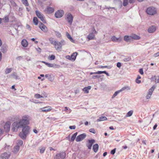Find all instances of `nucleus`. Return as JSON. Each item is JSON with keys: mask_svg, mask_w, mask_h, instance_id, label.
<instances>
[{"mask_svg": "<svg viewBox=\"0 0 159 159\" xmlns=\"http://www.w3.org/2000/svg\"><path fill=\"white\" fill-rule=\"evenodd\" d=\"M30 120V116L25 115L16 122H14L12 125V130L14 132H17L19 128H22V131L26 135L29 133L30 127L27 125L29 124Z\"/></svg>", "mask_w": 159, "mask_h": 159, "instance_id": "1", "label": "nucleus"}, {"mask_svg": "<svg viewBox=\"0 0 159 159\" xmlns=\"http://www.w3.org/2000/svg\"><path fill=\"white\" fill-rule=\"evenodd\" d=\"M66 44V42L63 40H61L60 42L57 41L55 48L57 50L61 51L62 47L65 45Z\"/></svg>", "mask_w": 159, "mask_h": 159, "instance_id": "2", "label": "nucleus"}, {"mask_svg": "<svg viewBox=\"0 0 159 159\" xmlns=\"http://www.w3.org/2000/svg\"><path fill=\"white\" fill-rule=\"evenodd\" d=\"M146 12L148 14L153 15L156 13L157 10L155 8L153 7H150L147 9Z\"/></svg>", "mask_w": 159, "mask_h": 159, "instance_id": "3", "label": "nucleus"}, {"mask_svg": "<svg viewBox=\"0 0 159 159\" xmlns=\"http://www.w3.org/2000/svg\"><path fill=\"white\" fill-rule=\"evenodd\" d=\"M156 86L155 85H153L148 90V92L147 93V95L146 96V99H148L151 98L153 92L156 88Z\"/></svg>", "mask_w": 159, "mask_h": 159, "instance_id": "4", "label": "nucleus"}, {"mask_svg": "<svg viewBox=\"0 0 159 159\" xmlns=\"http://www.w3.org/2000/svg\"><path fill=\"white\" fill-rule=\"evenodd\" d=\"M77 52H75L72 53L71 56L67 55L66 56V58L72 61H74L76 58V57L77 55Z\"/></svg>", "mask_w": 159, "mask_h": 159, "instance_id": "5", "label": "nucleus"}, {"mask_svg": "<svg viewBox=\"0 0 159 159\" xmlns=\"http://www.w3.org/2000/svg\"><path fill=\"white\" fill-rule=\"evenodd\" d=\"M36 13L37 17L40 19L43 23H46V21L44 17L43 16V15L41 14V13L38 11H36Z\"/></svg>", "mask_w": 159, "mask_h": 159, "instance_id": "6", "label": "nucleus"}, {"mask_svg": "<svg viewBox=\"0 0 159 159\" xmlns=\"http://www.w3.org/2000/svg\"><path fill=\"white\" fill-rule=\"evenodd\" d=\"M86 136V134L83 133L78 136L76 137L75 140L77 142L81 141L84 139Z\"/></svg>", "mask_w": 159, "mask_h": 159, "instance_id": "7", "label": "nucleus"}, {"mask_svg": "<svg viewBox=\"0 0 159 159\" xmlns=\"http://www.w3.org/2000/svg\"><path fill=\"white\" fill-rule=\"evenodd\" d=\"M66 18L68 22L71 25L73 19L72 15L70 13H67L66 14Z\"/></svg>", "mask_w": 159, "mask_h": 159, "instance_id": "8", "label": "nucleus"}, {"mask_svg": "<svg viewBox=\"0 0 159 159\" xmlns=\"http://www.w3.org/2000/svg\"><path fill=\"white\" fill-rule=\"evenodd\" d=\"M64 14V12L63 10H59L55 12V16L57 18H59L61 17Z\"/></svg>", "mask_w": 159, "mask_h": 159, "instance_id": "9", "label": "nucleus"}, {"mask_svg": "<svg viewBox=\"0 0 159 159\" xmlns=\"http://www.w3.org/2000/svg\"><path fill=\"white\" fill-rule=\"evenodd\" d=\"M54 11V9L53 7H47L45 10V12L47 14H52Z\"/></svg>", "mask_w": 159, "mask_h": 159, "instance_id": "10", "label": "nucleus"}, {"mask_svg": "<svg viewBox=\"0 0 159 159\" xmlns=\"http://www.w3.org/2000/svg\"><path fill=\"white\" fill-rule=\"evenodd\" d=\"M10 156V153L9 152H4L1 155L2 159H9Z\"/></svg>", "mask_w": 159, "mask_h": 159, "instance_id": "11", "label": "nucleus"}, {"mask_svg": "<svg viewBox=\"0 0 159 159\" xmlns=\"http://www.w3.org/2000/svg\"><path fill=\"white\" fill-rule=\"evenodd\" d=\"M93 32H94L95 33H97V32L94 29L93 30ZM95 35L93 32L90 33L89 35L87 36V39H88V40H91L94 39V38Z\"/></svg>", "mask_w": 159, "mask_h": 159, "instance_id": "12", "label": "nucleus"}, {"mask_svg": "<svg viewBox=\"0 0 159 159\" xmlns=\"http://www.w3.org/2000/svg\"><path fill=\"white\" fill-rule=\"evenodd\" d=\"M11 126V123L9 122H7L4 125V128L5 131L6 132H8L10 130V127Z\"/></svg>", "mask_w": 159, "mask_h": 159, "instance_id": "13", "label": "nucleus"}, {"mask_svg": "<svg viewBox=\"0 0 159 159\" xmlns=\"http://www.w3.org/2000/svg\"><path fill=\"white\" fill-rule=\"evenodd\" d=\"M95 142V140L94 139L89 140L88 143L86 144L88 148L89 149H91L93 144Z\"/></svg>", "mask_w": 159, "mask_h": 159, "instance_id": "14", "label": "nucleus"}, {"mask_svg": "<svg viewBox=\"0 0 159 159\" xmlns=\"http://www.w3.org/2000/svg\"><path fill=\"white\" fill-rule=\"evenodd\" d=\"M44 109H43L42 108H40V109L41 110V111L43 112H48L51 111L52 110V108L51 107L48 106L43 108Z\"/></svg>", "mask_w": 159, "mask_h": 159, "instance_id": "15", "label": "nucleus"}, {"mask_svg": "<svg viewBox=\"0 0 159 159\" xmlns=\"http://www.w3.org/2000/svg\"><path fill=\"white\" fill-rule=\"evenodd\" d=\"M111 39L112 41L114 42H120L121 41L122 39L120 37L117 38L113 36L111 37Z\"/></svg>", "mask_w": 159, "mask_h": 159, "instance_id": "16", "label": "nucleus"}, {"mask_svg": "<svg viewBox=\"0 0 159 159\" xmlns=\"http://www.w3.org/2000/svg\"><path fill=\"white\" fill-rule=\"evenodd\" d=\"M39 27L43 31L45 32L47 31V27L42 23H40Z\"/></svg>", "mask_w": 159, "mask_h": 159, "instance_id": "17", "label": "nucleus"}, {"mask_svg": "<svg viewBox=\"0 0 159 159\" xmlns=\"http://www.w3.org/2000/svg\"><path fill=\"white\" fill-rule=\"evenodd\" d=\"M156 28L155 26H152L150 27L148 29V32L149 33H152L155 32L156 30Z\"/></svg>", "mask_w": 159, "mask_h": 159, "instance_id": "18", "label": "nucleus"}, {"mask_svg": "<svg viewBox=\"0 0 159 159\" xmlns=\"http://www.w3.org/2000/svg\"><path fill=\"white\" fill-rule=\"evenodd\" d=\"M20 137L23 139H26L27 135L22 131L20 132L19 134Z\"/></svg>", "mask_w": 159, "mask_h": 159, "instance_id": "19", "label": "nucleus"}, {"mask_svg": "<svg viewBox=\"0 0 159 159\" xmlns=\"http://www.w3.org/2000/svg\"><path fill=\"white\" fill-rule=\"evenodd\" d=\"M20 148L19 146L18 145H16L15 146L12 151L14 153H16L19 151Z\"/></svg>", "mask_w": 159, "mask_h": 159, "instance_id": "20", "label": "nucleus"}, {"mask_svg": "<svg viewBox=\"0 0 159 159\" xmlns=\"http://www.w3.org/2000/svg\"><path fill=\"white\" fill-rule=\"evenodd\" d=\"M124 40L127 42H129L131 40V36L126 35L124 37Z\"/></svg>", "mask_w": 159, "mask_h": 159, "instance_id": "21", "label": "nucleus"}, {"mask_svg": "<svg viewBox=\"0 0 159 159\" xmlns=\"http://www.w3.org/2000/svg\"><path fill=\"white\" fill-rule=\"evenodd\" d=\"M49 40L50 43L54 45H56V43L57 41L54 39L52 38H50L49 39Z\"/></svg>", "mask_w": 159, "mask_h": 159, "instance_id": "22", "label": "nucleus"}, {"mask_svg": "<svg viewBox=\"0 0 159 159\" xmlns=\"http://www.w3.org/2000/svg\"><path fill=\"white\" fill-rule=\"evenodd\" d=\"M91 86H89L87 87H85L84 88L83 90L84 92L86 93H89V90H90L91 89Z\"/></svg>", "mask_w": 159, "mask_h": 159, "instance_id": "23", "label": "nucleus"}, {"mask_svg": "<svg viewBox=\"0 0 159 159\" xmlns=\"http://www.w3.org/2000/svg\"><path fill=\"white\" fill-rule=\"evenodd\" d=\"M21 44L23 47H26L28 46V43L26 40L23 39L21 41Z\"/></svg>", "mask_w": 159, "mask_h": 159, "instance_id": "24", "label": "nucleus"}, {"mask_svg": "<svg viewBox=\"0 0 159 159\" xmlns=\"http://www.w3.org/2000/svg\"><path fill=\"white\" fill-rule=\"evenodd\" d=\"M99 148V146L98 144H96L93 145V151L95 152H96L98 151Z\"/></svg>", "mask_w": 159, "mask_h": 159, "instance_id": "25", "label": "nucleus"}, {"mask_svg": "<svg viewBox=\"0 0 159 159\" xmlns=\"http://www.w3.org/2000/svg\"><path fill=\"white\" fill-rule=\"evenodd\" d=\"M131 39L138 40L140 39V37L139 36L135 34H132L131 35Z\"/></svg>", "mask_w": 159, "mask_h": 159, "instance_id": "26", "label": "nucleus"}, {"mask_svg": "<svg viewBox=\"0 0 159 159\" xmlns=\"http://www.w3.org/2000/svg\"><path fill=\"white\" fill-rule=\"evenodd\" d=\"M48 66L51 67H56L57 66H59L58 65H57L55 64H51L47 63V65Z\"/></svg>", "mask_w": 159, "mask_h": 159, "instance_id": "27", "label": "nucleus"}, {"mask_svg": "<svg viewBox=\"0 0 159 159\" xmlns=\"http://www.w3.org/2000/svg\"><path fill=\"white\" fill-rule=\"evenodd\" d=\"M66 35L67 38L68 39H69L71 42H74V40H73L72 38L71 37V36L70 35V34L68 32H66Z\"/></svg>", "mask_w": 159, "mask_h": 159, "instance_id": "28", "label": "nucleus"}, {"mask_svg": "<svg viewBox=\"0 0 159 159\" xmlns=\"http://www.w3.org/2000/svg\"><path fill=\"white\" fill-rule=\"evenodd\" d=\"M107 120V118L105 116H101L97 120V122H99L101 121L106 120Z\"/></svg>", "mask_w": 159, "mask_h": 159, "instance_id": "29", "label": "nucleus"}, {"mask_svg": "<svg viewBox=\"0 0 159 159\" xmlns=\"http://www.w3.org/2000/svg\"><path fill=\"white\" fill-rule=\"evenodd\" d=\"M77 134V133L76 132L71 137L70 140H69V141L71 142H73L75 139L76 138V137Z\"/></svg>", "mask_w": 159, "mask_h": 159, "instance_id": "30", "label": "nucleus"}, {"mask_svg": "<svg viewBox=\"0 0 159 159\" xmlns=\"http://www.w3.org/2000/svg\"><path fill=\"white\" fill-rule=\"evenodd\" d=\"M130 60V57L128 56H124V58L123 59V61L125 62L129 61Z\"/></svg>", "mask_w": 159, "mask_h": 159, "instance_id": "31", "label": "nucleus"}, {"mask_svg": "<svg viewBox=\"0 0 159 159\" xmlns=\"http://www.w3.org/2000/svg\"><path fill=\"white\" fill-rule=\"evenodd\" d=\"M130 89V88L129 86H125L123 87L120 89V90L121 91H123L125 90H129Z\"/></svg>", "mask_w": 159, "mask_h": 159, "instance_id": "32", "label": "nucleus"}, {"mask_svg": "<svg viewBox=\"0 0 159 159\" xmlns=\"http://www.w3.org/2000/svg\"><path fill=\"white\" fill-rule=\"evenodd\" d=\"M133 110H130L126 114L125 116L126 117L130 116L133 114Z\"/></svg>", "mask_w": 159, "mask_h": 159, "instance_id": "33", "label": "nucleus"}, {"mask_svg": "<svg viewBox=\"0 0 159 159\" xmlns=\"http://www.w3.org/2000/svg\"><path fill=\"white\" fill-rule=\"evenodd\" d=\"M60 158L61 159H64L66 157V154L65 152H62L61 153H60Z\"/></svg>", "mask_w": 159, "mask_h": 159, "instance_id": "34", "label": "nucleus"}, {"mask_svg": "<svg viewBox=\"0 0 159 159\" xmlns=\"http://www.w3.org/2000/svg\"><path fill=\"white\" fill-rule=\"evenodd\" d=\"M104 73V71H98L97 72H91L90 73V75H92L93 74H101Z\"/></svg>", "mask_w": 159, "mask_h": 159, "instance_id": "35", "label": "nucleus"}, {"mask_svg": "<svg viewBox=\"0 0 159 159\" xmlns=\"http://www.w3.org/2000/svg\"><path fill=\"white\" fill-rule=\"evenodd\" d=\"M11 76L13 78L16 79H17L18 78V76L16 75V73H12Z\"/></svg>", "mask_w": 159, "mask_h": 159, "instance_id": "36", "label": "nucleus"}, {"mask_svg": "<svg viewBox=\"0 0 159 159\" xmlns=\"http://www.w3.org/2000/svg\"><path fill=\"white\" fill-rule=\"evenodd\" d=\"M121 92L120 90H118L114 93L113 94L112 96V98H113L114 97H115L116 96L118 93H119L120 92Z\"/></svg>", "mask_w": 159, "mask_h": 159, "instance_id": "37", "label": "nucleus"}, {"mask_svg": "<svg viewBox=\"0 0 159 159\" xmlns=\"http://www.w3.org/2000/svg\"><path fill=\"white\" fill-rule=\"evenodd\" d=\"M33 22L35 25H37L38 24V20L36 17H34L33 19Z\"/></svg>", "mask_w": 159, "mask_h": 159, "instance_id": "38", "label": "nucleus"}, {"mask_svg": "<svg viewBox=\"0 0 159 159\" xmlns=\"http://www.w3.org/2000/svg\"><path fill=\"white\" fill-rule=\"evenodd\" d=\"M65 111L67 113H70L71 112V110L68 107H65Z\"/></svg>", "mask_w": 159, "mask_h": 159, "instance_id": "39", "label": "nucleus"}, {"mask_svg": "<svg viewBox=\"0 0 159 159\" xmlns=\"http://www.w3.org/2000/svg\"><path fill=\"white\" fill-rule=\"evenodd\" d=\"M34 97L37 99H39L40 98H43V97L39 94H36L34 95Z\"/></svg>", "mask_w": 159, "mask_h": 159, "instance_id": "40", "label": "nucleus"}, {"mask_svg": "<svg viewBox=\"0 0 159 159\" xmlns=\"http://www.w3.org/2000/svg\"><path fill=\"white\" fill-rule=\"evenodd\" d=\"M12 71V69L11 68H7L5 71L6 74H7L10 73Z\"/></svg>", "mask_w": 159, "mask_h": 159, "instance_id": "41", "label": "nucleus"}, {"mask_svg": "<svg viewBox=\"0 0 159 159\" xmlns=\"http://www.w3.org/2000/svg\"><path fill=\"white\" fill-rule=\"evenodd\" d=\"M48 80L51 82H52L53 81L54 78L52 75H50L48 77Z\"/></svg>", "mask_w": 159, "mask_h": 159, "instance_id": "42", "label": "nucleus"}, {"mask_svg": "<svg viewBox=\"0 0 159 159\" xmlns=\"http://www.w3.org/2000/svg\"><path fill=\"white\" fill-rule=\"evenodd\" d=\"M25 6H27L29 5V3L27 0H21Z\"/></svg>", "mask_w": 159, "mask_h": 159, "instance_id": "43", "label": "nucleus"}, {"mask_svg": "<svg viewBox=\"0 0 159 159\" xmlns=\"http://www.w3.org/2000/svg\"><path fill=\"white\" fill-rule=\"evenodd\" d=\"M39 149H40V153H43L44 152L45 150V148L44 147H43L42 148H41V147H39Z\"/></svg>", "mask_w": 159, "mask_h": 159, "instance_id": "44", "label": "nucleus"}, {"mask_svg": "<svg viewBox=\"0 0 159 159\" xmlns=\"http://www.w3.org/2000/svg\"><path fill=\"white\" fill-rule=\"evenodd\" d=\"M128 3V0H124L123 5V6H126Z\"/></svg>", "mask_w": 159, "mask_h": 159, "instance_id": "45", "label": "nucleus"}, {"mask_svg": "<svg viewBox=\"0 0 159 159\" xmlns=\"http://www.w3.org/2000/svg\"><path fill=\"white\" fill-rule=\"evenodd\" d=\"M55 58V57L54 55H51L48 57V59L50 60H54Z\"/></svg>", "mask_w": 159, "mask_h": 159, "instance_id": "46", "label": "nucleus"}, {"mask_svg": "<svg viewBox=\"0 0 159 159\" xmlns=\"http://www.w3.org/2000/svg\"><path fill=\"white\" fill-rule=\"evenodd\" d=\"M23 141L21 140H19L18 141L17 145L19 146H22L23 144Z\"/></svg>", "mask_w": 159, "mask_h": 159, "instance_id": "47", "label": "nucleus"}, {"mask_svg": "<svg viewBox=\"0 0 159 159\" xmlns=\"http://www.w3.org/2000/svg\"><path fill=\"white\" fill-rule=\"evenodd\" d=\"M60 154L59 153H57L56 155V156L54 157V159H60Z\"/></svg>", "mask_w": 159, "mask_h": 159, "instance_id": "48", "label": "nucleus"}, {"mask_svg": "<svg viewBox=\"0 0 159 159\" xmlns=\"http://www.w3.org/2000/svg\"><path fill=\"white\" fill-rule=\"evenodd\" d=\"M55 33L56 36L60 38L61 36L60 33L58 32L55 31Z\"/></svg>", "mask_w": 159, "mask_h": 159, "instance_id": "49", "label": "nucleus"}, {"mask_svg": "<svg viewBox=\"0 0 159 159\" xmlns=\"http://www.w3.org/2000/svg\"><path fill=\"white\" fill-rule=\"evenodd\" d=\"M89 131L91 133H92L93 134H95L96 133V131L93 128L90 129L89 130Z\"/></svg>", "mask_w": 159, "mask_h": 159, "instance_id": "50", "label": "nucleus"}, {"mask_svg": "<svg viewBox=\"0 0 159 159\" xmlns=\"http://www.w3.org/2000/svg\"><path fill=\"white\" fill-rule=\"evenodd\" d=\"M116 150V148L112 150L111 152V153L112 155H114L115 153Z\"/></svg>", "mask_w": 159, "mask_h": 159, "instance_id": "51", "label": "nucleus"}, {"mask_svg": "<svg viewBox=\"0 0 159 159\" xmlns=\"http://www.w3.org/2000/svg\"><path fill=\"white\" fill-rule=\"evenodd\" d=\"M100 77V76L98 75H93L92 76V78L93 79H95L96 78H99Z\"/></svg>", "mask_w": 159, "mask_h": 159, "instance_id": "52", "label": "nucleus"}, {"mask_svg": "<svg viewBox=\"0 0 159 159\" xmlns=\"http://www.w3.org/2000/svg\"><path fill=\"white\" fill-rule=\"evenodd\" d=\"M139 72L141 75H143V69L141 68L139 69Z\"/></svg>", "mask_w": 159, "mask_h": 159, "instance_id": "53", "label": "nucleus"}, {"mask_svg": "<svg viewBox=\"0 0 159 159\" xmlns=\"http://www.w3.org/2000/svg\"><path fill=\"white\" fill-rule=\"evenodd\" d=\"M5 48H4L3 47H2L1 48V50L2 52H6V50L5 49Z\"/></svg>", "mask_w": 159, "mask_h": 159, "instance_id": "54", "label": "nucleus"}, {"mask_svg": "<svg viewBox=\"0 0 159 159\" xmlns=\"http://www.w3.org/2000/svg\"><path fill=\"white\" fill-rule=\"evenodd\" d=\"M69 128L71 129H75V125L70 126H69Z\"/></svg>", "mask_w": 159, "mask_h": 159, "instance_id": "55", "label": "nucleus"}, {"mask_svg": "<svg viewBox=\"0 0 159 159\" xmlns=\"http://www.w3.org/2000/svg\"><path fill=\"white\" fill-rule=\"evenodd\" d=\"M117 66L118 67V68H120V67L121 66V64L120 62H118L117 64Z\"/></svg>", "mask_w": 159, "mask_h": 159, "instance_id": "56", "label": "nucleus"}, {"mask_svg": "<svg viewBox=\"0 0 159 159\" xmlns=\"http://www.w3.org/2000/svg\"><path fill=\"white\" fill-rule=\"evenodd\" d=\"M36 50L37 52L39 53H40L41 51V49L39 48H37Z\"/></svg>", "mask_w": 159, "mask_h": 159, "instance_id": "57", "label": "nucleus"}, {"mask_svg": "<svg viewBox=\"0 0 159 159\" xmlns=\"http://www.w3.org/2000/svg\"><path fill=\"white\" fill-rule=\"evenodd\" d=\"M159 56V52H157L156 53H155L154 54V57H157Z\"/></svg>", "mask_w": 159, "mask_h": 159, "instance_id": "58", "label": "nucleus"}, {"mask_svg": "<svg viewBox=\"0 0 159 159\" xmlns=\"http://www.w3.org/2000/svg\"><path fill=\"white\" fill-rule=\"evenodd\" d=\"M4 19L6 22H8V21L9 18L7 16H5Z\"/></svg>", "mask_w": 159, "mask_h": 159, "instance_id": "59", "label": "nucleus"}, {"mask_svg": "<svg viewBox=\"0 0 159 159\" xmlns=\"http://www.w3.org/2000/svg\"><path fill=\"white\" fill-rule=\"evenodd\" d=\"M136 82L138 84H140L141 82V81L139 80V79H136Z\"/></svg>", "mask_w": 159, "mask_h": 159, "instance_id": "60", "label": "nucleus"}, {"mask_svg": "<svg viewBox=\"0 0 159 159\" xmlns=\"http://www.w3.org/2000/svg\"><path fill=\"white\" fill-rule=\"evenodd\" d=\"M26 28L27 29H29L30 30V26L28 25H26Z\"/></svg>", "mask_w": 159, "mask_h": 159, "instance_id": "61", "label": "nucleus"}, {"mask_svg": "<svg viewBox=\"0 0 159 159\" xmlns=\"http://www.w3.org/2000/svg\"><path fill=\"white\" fill-rule=\"evenodd\" d=\"M22 58V57L21 56H19L17 57H16V59L17 60H20Z\"/></svg>", "mask_w": 159, "mask_h": 159, "instance_id": "62", "label": "nucleus"}, {"mask_svg": "<svg viewBox=\"0 0 159 159\" xmlns=\"http://www.w3.org/2000/svg\"><path fill=\"white\" fill-rule=\"evenodd\" d=\"M157 127V124H156L153 127V129L154 130Z\"/></svg>", "mask_w": 159, "mask_h": 159, "instance_id": "63", "label": "nucleus"}, {"mask_svg": "<svg viewBox=\"0 0 159 159\" xmlns=\"http://www.w3.org/2000/svg\"><path fill=\"white\" fill-rule=\"evenodd\" d=\"M33 132L35 134H37L38 133V131L36 129H34Z\"/></svg>", "mask_w": 159, "mask_h": 159, "instance_id": "64", "label": "nucleus"}]
</instances>
